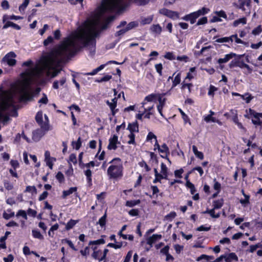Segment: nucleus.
Listing matches in <instances>:
<instances>
[{
  "instance_id": "1",
  "label": "nucleus",
  "mask_w": 262,
  "mask_h": 262,
  "mask_svg": "<svg viewBox=\"0 0 262 262\" xmlns=\"http://www.w3.org/2000/svg\"><path fill=\"white\" fill-rule=\"evenodd\" d=\"M98 35V32L90 29L88 24L85 23L83 25L82 28L74 35V38L77 40L82 46H77L73 39L67 38L50 54L52 56L61 57L62 61H68L74 57L82 48L95 45V38Z\"/></svg>"
},
{
  "instance_id": "2",
  "label": "nucleus",
  "mask_w": 262,
  "mask_h": 262,
  "mask_svg": "<svg viewBox=\"0 0 262 262\" xmlns=\"http://www.w3.org/2000/svg\"><path fill=\"white\" fill-rule=\"evenodd\" d=\"M108 164H110L107 170L108 179L116 181L121 180L124 174L122 160L120 158H114Z\"/></svg>"
},
{
  "instance_id": "3",
  "label": "nucleus",
  "mask_w": 262,
  "mask_h": 262,
  "mask_svg": "<svg viewBox=\"0 0 262 262\" xmlns=\"http://www.w3.org/2000/svg\"><path fill=\"white\" fill-rule=\"evenodd\" d=\"M11 107L13 108L12 113V116L16 117L17 112L14 105L13 98L8 97L0 100V119H3L4 121H8L9 120V116L8 115L4 114V112L9 110Z\"/></svg>"
},
{
  "instance_id": "4",
  "label": "nucleus",
  "mask_w": 262,
  "mask_h": 262,
  "mask_svg": "<svg viewBox=\"0 0 262 262\" xmlns=\"http://www.w3.org/2000/svg\"><path fill=\"white\" fill-rule=\"evenodd\" d=\"M118 7V3L115 0H103L100 7V11L101 13H104L106 12H113Z\"/></svg>"
},
{
  "instance_id": "5",
  "label": "nucleus",
  "mask_w": 262,
  "mask_h": 262,
  "mask_svg": "<svg viewBox=\"0 0 262 262\" xmlns=\"http://www.w3.org/2000/svg\"><path fill=\"white\" fill-rule=\"evenodd\" d=\"M29 83L28 80H25L23 87L21 89V94L19 100L20 102H26L32 99L34 95L33 93L29 91Z\"/></svg>"
},
{
  "instance_id": "6",
  "label": "nucleus",
  "mask_w": 262,
  "mask_h": 262,
  "mask_svg": "<svg viewBox=\"0 0 262 262\" xmlns=\"http://www.w3.org/2000/svg\"><path fill=\"white\" fill-rule=\"evenodd\" d=\"M16 56V55L14 52H10L3 58L2 62L10 67H13L16 63V60L15 59Z\"/></svg>"
},
{
  "instance_id": "7",
  "label": "nucleus",
  "mask_w": 262,
  "mask_h": 262,
  "mask_svg": "<svg viewBox=\"0 0 262 262\" xmlns=\"http://www.w3.org/2000/svg\"><path fill=\"white\" fill-rule=\"evenodd\" d=\"M249 115L252 116L255 119H252V123L255 125H262V113H257L254 110L249 108Z\"/></svg>"
},
{
  "instance_id": "8",
  "label": "nucleus",
  "mask_w": 262,
  "mask_h": 262,
  "mask_svg": "<svg viewBox=\"0 0 262 262\" xmlns=\"http://www.w3.org/2000/svg\"><path fill=\"white\" fill-rule=\"evenodd\" d=\"M159 13L166 16L173 20L179 18V13L177 11H172L166 8H162L159 10Z\"/></svg>"
},
{
  "instance_id": "9",
  "label": "nucleus",
  "mask_w": 262,
  "mask_h": 262,
  "mask_svg": "<svg viewBox=\"0 0 262 262\" xmlns=\"http://www.w3.org/2000/svg\"><path fill=\"white\" fill-rule=\"evenodd\" d=\"M107 149L108 150H116L117 148V144H120V142L118 141V137L117 135H113L108 140Z\"/></svg>"
},
{
  "instance_id": "10",
  "label": "nucleus",
  "mask_w": 262,
  "mask_h": 262,
  "mask_svg": "<svg viewBox=\"0 0 262 262\" xmlns=\"http://www.w3.org/2000/svg\"><path fill=\"white\" fill-rule=\"evenodd\" d=\"M45 134V132L42 129L37 128L32 132V139L34 142H38Z\"/></svg>"
},
{
  "instance_id": "11",
  "label": "nucleus",
  "mask_w": 262,
  "mask_h": 262,
  "mask_svg": "<svg viewBox=\"0 0 262 262\" xmlns=\"http://www.w3.org/2000/svg\"><path fill=\"white\" fill-rule=\"evenodd\" d=\"M45 161L46 163V165L51 169L53 168V161H56V158L51 157L50 152L48 150H46L45 152Z\"/></svg>"
},
{
  "instance_id": "12",
  "label": "nucleus",
  "mask_w": 262,
  "mask_h": 262,
  "mask_svg": "<svg viewBox=\"0 0 262 262\" xmlns=\"http://www.w3.org/2000/svg\"><path fill=\"white\" fill-rule=\"evenodd\" d=\"M198 18L199 17L195 11L185 15L182 19L187 21H189L191 24H193L196 21V19Z\"/></svg>"
},
{
  "instance_id": "13",
  "label": "nucleus",
  "mask_w": 262,
  "mask_h": 262,
  "mask_svg": "<svg viewBox=\"0 0 262 262\" xmlns=\"http://www.w3.org/2000/svg\"><path fill=\"white\" fill-rule=\"evenodd\" d=\"M236 56L237 54H236L234 53L231 52L229 54L225 55L224 58H219L217 60V63H219L220 64L226 63L232 58L235 57Z\"/></svg>"
},
{
  "instance_id": "14",
  "label": "nucleus",
  "mask_w": 262,
  "mask_h": 262,
  "mask_svg": "<svg viewBox=\"0 0 262 262\" xmlns=\"http://www.w3.org/2000/svg\"><path fill=\"white\" fill-rule=\"evenodd\" d=\"M159 152L162 154H165V156L161 155V157L163 158L166 159L169 163H171L170 160L168 158V155L169 154V150L167 145L165 143H163L161 145V148H159Z\"/></svg>"
},
{
  "instance_id": "15",
  "label": "nucleus",
  "mask_w": 262,
  "mask_h": 262,
  "mask_svg": "<svg viewBox=\"0 0 262 262\" xmlns=\"http://www.w3.org/2000/svg\"><path fill=\"white\" fill-rule=\"evenodd\" d=\"M127 129L130 132V133H134L135 132H139V124L138 121L136 120L133 123H129Z\"/></svg>"
},
{
  "instance_id": "16",
  "label": "nucleus",
  "mask_w": 262,
  "mask_h": 262,
  "mask_svg": "<svg viewBox=\"0 0 262 262\" xmlns=\"http://www.w3.org/2000/svg\"><path fill=\"white\" fill-rule=\"evenodd\" d=\"M159 94H154L152 93L146 96L144 99L143 102L142 103V105H144L146 104V102H151L154 101L156 102L158 98Z\"/></svg>"
},
{
  "instance_id": "17",
  "label": "nucleus",
  "mask_w": 262,
  "mask_h": 262,
  "mask_svg": "<svg viewBox=\"0 0 262 262\" xmlns=\"http://www.w3.org/2000/svg\"><path fill=\"white\" fill-rule=\"evenodd\" d=\"M127 31L125 28L122 29L118 31H117L115 33V36L118 37V39L116 40L115 43H114L111 47L110 48H113L116 46V43L118 42L120 39H121V36L124 34Z\"/></svg>"
},
{
  "instance_id": "18",
  "label": "nucleus",
  "mask_w": 262,
  "mask_h": 262,
  "mask_svg": "<svg viewBox=\"0 0 262 262\" xmlns=\"http://www.w3.org/2000/svg\"><path fill=\"white\" fill-rule=\"evenodd\" d=\"M225 260L226 262H231L232 260L237 261L238 258L235 253L231 252L225 255Z\"/></svg>"
},
{
  "instance_id": "19",
  "label": "nucleus",
  "mask_w": 262,
  "mask_h": 262,
  "mask_svg": "<svg viewBox=\"0 0 262 262\" xmlns=\"http://www.w3.org/2000/svg\"><path fill=\"white\" fill-rule=\"evenodd\" d=\"M162 238V235L161 234H155L152 236H150L147 239V244L150 246L155 243L157 240L160 239Z\"/></svg>"
},
{
  "instance_id": "20",
  "label": "nucleus",
  "mask_w": 262,
  "mask_h": 262,
  "mask_svg": "<svg viewBox=\"0 0 262 262\" xmlns=\"http://www.w3.org/2000/svg\"><path fill=\"white\" fill-rule=\"evenodd\" d=\"M77 187H72L70 188L68 190H63L61 195L62 199H66L68 195L72 194L73 192H76L77 191Z\"/></svg>"
},
{
  "instance_id": "21",
  "label": "nucleus",
  "mask_w": 262,
  "mask_h": 262,
  "mask_svg": "<svg viewBox=\"0 0 262 262\" xmlns=\"http://www.w3.org/2000/svg\"><path fill=\"white\" fill-rule=\"evenodd\" d=\"M181 72H179L172 80V88H175L181 83Z\"/></svg>"
},
{
  "instance_id": "22",
  "label": "nucleus",
  "mask_w": 262,
  "mask_h": 262,
  "mask_svg": "<svg viewBox=\"0 0 262 262\" xmlns=\"http://www.w3.org/2000/svg\"><path fill=\"white\" fill-rule=\"evenodd\" d=\"M215 209H214V208H213L211 209H207V210L204 211L203 212V213H204V214H209L212 218L217 219V218L220 217V213H217L216 214L215 213V211H214Z\"/></svg>"
},
{
  "instance_id": "23",
  "label": "nucleus",
  "mask_w": 262,
  "mask_h": 262,
  "mask_svg": "<svg viewBox=\"0 0 262 262\" xmlns=\"http://www.w3.org/2000/svg\"><path fill=\"white\" fill-rule=\"evenodd\" d=\"M105 102L106 104L109 106L111 110L112 115L113 116H115L116 114L118 112V109H116V107H117L116 103L111 102L109 101V100H106Z\"/></svg>"
},
{
  "instance_id": "24",
  "label": "nucleus",
  "mask_w": 262,
  "mask_h": 262,
  "mask_svg": "<svg viewBox=\"0 0 262 262\" xmlns=\"http://www.w3.org/2000/svg\"><path fill=\"white\" fill-rule=\"evenodd\" d=\"M32 235L34 238H37L39 240H43L44 239L43 235L41 234L38 229H33L32 230Z\"/></svg>"
},
{
  "instance_id": "25",
  "label": "nucleus",
  "mask_w": 262,
  "mask_h": 262,
  "mask_svg": "<svg viewBox=\"0 0 262 262\" xmlns=\"http://www.w3.org/2000/svg\"><path fill=\"white\" fill-rule=\"evenodd\" d=\"M79 222V220H73V219H71L70 220L68 223H67L66 225V230H69L71 229H72L74 226L77 223H78Z\"/></svg>"
},
{
  "instance_id": "26",
  "label": "nucleus",
  "mask_w": 262,
  "mask_h": 262,
  "mask_svg": "<svg viewBox=\"0 0 262 262\" xmlns=\"http://www.w3.org/2000/svg\"><path fill=\"white\" fill-rule=\"evenodd\" d=\"M224 205L223 199H221L217 200H214L213 201V206L214 209H218L222 208Z\"/></svg>"
},
{
  "instance_id": "27",
  "label": "nucleus",
  "mask_w": 262,
  "mask_h": 262,
  "mask_svg": "<svg viewBox=\"0 0 262 262\" xmlns=\"http://www.w3.org/2000/svg\"><path fill=\"white\" fill-rule=\"evenodd\" d=\"M106 64H101L99 67H98V68L94 69L92 72L87 73L85 75H91V76L95 75L98 72H99V71H100L101 70L105 68V66Z\"/></svg>"
},
{
  "instance_id": "28",
  "label": "nucleus",
  "mask_w": 262,
  "mask_h": 262,
  "mask_svg": "<svg viewBox=\"0 0 262 262\" xmlns=\"http://www.w3.org/2000/svg\"><path fill=\"white\" fill-rule=\"evenodd\" d=\"M66 82V77H62L59 81L58 80H55L54 81L53 83L52 87L54 89H58L59 88V83H60V85H63Z\"/></svg>"
},
{
  "instance_id": "29",
  "label": "nucleus",
  "mask_w": 262,
  "mask_h": 262,
  "mask_svg": "<svg viewBox=\"0 0 262 262\" xmlns=\"http://www.w3.org/2000/svg\"><path fill=\"white\" fill-rule=\"evenodd\" d=\"M106 218L107 213L106 210L104 215L99 219L97 224H98L102 228L105 227L106 223Z\"/></svg>"
},
{
  "instance_id": "30",
  "label": "nucleus",
  "mask_w": 262,
  "mask_h": 262,
  "mask_svg": "<svg viewBox=\"0 0 262 262\" xmlns=\"http://www.w3.org/2000/svg\"><path fill=\"white\" fill-rule=\"evenodd\" d=\"M210 11V9L206 8L203 7L201 9H199L198 11H195L198 17L202 15H204L207 14Z\"/></svg>"
},
{
  "instance_id": "31",
  "label": "nucleus",
  "mask_w": 262,
  "mask_h": 262,
  "mask_svg": "<svg viewBox=\"0 0 262 262\" xmlns=\"http://www.w3.org/2000/svg\"><path fill=\"white\" fill-rule=\"evenodd\" d=\"M196 72V68L195 67H192L189 69V72L187 73V75L184 79V80H186L187 79H188L189 81L192 80L194 76L192 75V73H194Z\"/></svg>"
},
{
  "instance_id": "32",
  "label": "nucleus",
  "mask_w": 262,
  "mask_h": 262,
  "mask_svg": "<svg viewBox=\"0 0 262 262\" xmlns=\"http://www.w3.org/2000/svg\"><path fill=\"white\" fill-rule=\"evenodd\" d=\"M81 139L80 137H79L76 141H73L72 142V146L76 150H78L81 146Z\"/></svg>"
},
{
  "instance_id": "33",
  "label": "nucleus",
  "mask_w": 262,
  "mask_h": 262,
  "mask_svg": "<svg viewBox=\"0 0 262 262\" xmlns=\"http://www.w3.org/2000/svg\"><path fill=\"white\" fill-rule=\"evenodd\" d=\"M38 125L40 126V129H42V130L45 132V134H46V133L47 132H48L49 130L51 129L50 128L49 122H47L42 121V123L41 124H38Z\"/></svg>"
},
{
  "instance_id": "34",
  "label": "nucleus",
  "mask_w": 262,
  "mask_h": 262,
  "mask_svg": "<svg viewBox=\"0 0 262 262\" xmlns=\"http://www.w3.org/2000/svg\"><path fill=\"white\" fill-rule=\"evenodd\" d=\"M185 185L186 187L190 189V193L191 194H194L196 191L195 186L190 181H187L186 182Z\"/></svg>"
},
{
  "instance_id": "35",
  "label": "nucleus",
  "mask_w": 262,
  "mask_h": 262,
  "mask_svg": "<svg viewBox=\"0 0 262 262\" xmlns=\"http://www.w3.org/2000/svg\"><path fill=\"white\" fill-rule=\"evenodd\" d=\"M247 23V19L246 17H242L241 18H239L238 19H236L234 21L233 23V26L234 27H236L238 26L240 24H242L243 25H245Z\"/></svg>"
},
{
  "instance_id": "36",
  "label": "nucleus",
  "mask_w": 262,
  "mask_h": 262,
  "mask_svg": "<svg viewBox=\"0 0 262 262\" xmlns=\"http://www.w3.org/2000/svg\"><path fill=\"white\" fill-rule=\"evenodd\" d=\"M139 25V23L137 21H133L129 23L127 26L125 28L127 31H128L136 27H137Z\"/></svg>"
},
{
  "instance_id": "37",
  "label": "nucleus",
  "mask_w": 262,
  "mask_h": 262,
  "mask_svg": "<svg viewBox=\"0 0 262 262\" xmlns=\"http://www.w3.org/2000/svg\"><path fill=\"white\" fill-rule=\"evenodd\" d=\"M193 86V85L192 83H186L185 82V81L184 80V81L181 83V89L182 90H184L186 88H187L189 92H191V89Z\"/></svg>"
},
{
  "instance_id": "38",
  "label": "nucleus",
  "mask_w": 262,
  "mask_h": 262,
  "mask_svg": "<svg viewBox=\"0 0 262 262\" xmlns=\"http://www.w3.org/2000/svg\"><path fill=\"white\" fill-rule=\"evenodd\" d=\"M24 192H31L32 194H36L37 193V190L35 186H27Z\"/></svg>"
},
{
  "instance_id": "39",
  "label": "nucleus",
  "mask_w": 262,
  "mask_h": 262,
  "mask_svg": "<svg viewBox=\"0 0 262 262\" xmlns=\"http://www.w3.org/2000/svg\"><path fill=\"white\" fill-rule=\"evenodd\" d=\"M35 120L38 124H41L43 121L42 119V112L41 111H38L35 116Z\"/></svg>"
},
{
  "instance_id": "40",
  "label": "nucleus",
  "mask_w": 262,
  "mask_h": 262,
  "mask_svg": "<svg viewBox=\"0 0 262 262\" xmlns=\"http://www.w3.org/2000/svg\"><path fill=\"white\" fill-rule=\"evenodd\" d=\"M7 211L10 213H7L6 211H4L3 214V216L5 220H9L14 216V212L12 211L11 209H7Z\"/></svg>"
},
{
  "instance_id": "41",
  "label": "nucleus",
  "mask_w": 262,
  "mask_h": 262,
  "mask_svg": "<svg viewBox=\"0 0 262 262\" xmlns=\"http://www.w3.org/2000/svg\"><path fill=\"white\" fill-rule=\"evenodd\" d=\"M140 203V200L127 201L125 205L127 207H133Z\"/></svg>"
},
{
  "instance_id": "42",
  "label": "nucleus",
  "mask_w": 262,
  "mask_h": 262,
  "mask_svg": "<svg viewBox=\"0 0 262 262\" xmlns=\"http://www.w3.org/2000/svg\"><path fill=\"white\" fill-rule=\"evenodd\" d=\"M112 78V76L111 75H105V76H104L103 77L99 78V79H97L95 80V82H98V83H101V82H105V81H109L110 79H111Z\"/></svg>"
},
{
  "instance_id": "43",
  "label": "nucleus",
  "mask_w": 262,
  "mask_h": 262,
  "mask_svg": "<svg viewBox=\"0 0 262 262\" xmlns=\"http://www.w3.org/2000/svg\"><path fill=\"white\" fill-rule=\"evenodd\" d=\"M105 243V240L102 238L95 241H90L89 243V246L104 244Z\"/></svg>"
},
{
  "instance_id": "44",
  "label": "nucleus",
  "mask_w": 262,
  "mask_h": 262,
  "mask_svg": "<svg viewBox=\"0 0 262 262\" xmlns=\"http://www.w3.org/2000/svg\"><path fill=\"white\" fill-rule=\"evenodd\" d=\"M177 214L174 211H171L167 214L164 217V220L168 222H171L172 220L176 216Z\"/></svg>"
},
{
  "instance_id": "45",
  "label": "nucleus",
  "mask_w": 262,
  "mask_h": 262,
  "mask_svg": "<svg viewBox=\"0 0 262 262\" xmlns=\"http://www.w3.org/2000/svg\"><path fill=\"white\" fill-rule=\"evenodd\" d=\"M168 169L166 165L162 162L161 164V173L164 174L165 176H167V177H168Z\"/></svg>"
},
{
  "instance_id": "46",
  "label": "nucleus",
  "mask_w": 262,
  "mask_h": 262,
  "mask_svg": "<svg viewBox=\"0 0 262 262\" xmlns=\"http://www.w3.org/2000/svg\"><path fill=\"white\" fill-rule=\"evenodd\" d=\"M68 162L69 163V165H70V163H73L74 165L76 164L77 163V160L76 154H71L69 156Z\"/></svg>"
},
{
  "instance_id": "47",
  "label": "nucleus",
  "mask_w": 262,
  "mask_h": 262,
  "mask_svg": "<svg viewBox=\"0 0 262 262\" xmlns=\"http://www.w3.org/2000/svg\"><path fill=\"white\" fill-rule=\"evenodd\" d=\"M62 243H66L73 250L77 251V249L75 248L74 246L73 243L72 242V241L68 238H64L62 239L61 241Z\"/></svg>"
},
{
  "instance_id": "48",
  "label": "nucleus",
  "mask_w": 262,
  "mask_h": 262,
  "mask_svg": "<svg viewBox=\"0 0 262 262\" xmlns=\"http://www.w3.org/2000/svg\"><path fill=\"white\" fill-rule=\"evenodd\" d=\"M230 113L232 115V121L235 123V124L239 122L238 119L237 110L231 109L230 110Z\"/></svg>"
},
{
  "instance_id": "49",
  "label": "nucleus",
  "mask_w": 262,
  "mask_h": 262,
  "mask_svg": "<svg viewBox=\"0 0 262 262\" xmlns=\"http://www.w3.org/2000/svg\"><path fill=\"white\" fill-rule=\"evenodd\" d=\"M101 254L102 251L101 250L99 249L97 251H93L91 256L94 259L96 260H98L99 261V259L100 258V256L101 255Z\"/></svg>"
},
{
  "instance_id": "50",
  "label": "nucleus",
  "mask_w": 262,
  "mask_h": 262,
  "mask_svg": "<svg viewBox=\"0 0 262 262\" xmlns=\"http://www.w3.org/2000/svg\"><path fill=\"white\" fill-rule=\"evenodd\" d=\"M21 18V17L20 16H16L14 15H12L11 16H8L7 15H4L3 17V22L4 23L6 21L7 19H8L17 20Z\"/></svg>"
},
{
  "instance_id": "51",
  "label": "nucleus",
  "mask_w": 262,
  "mask_h": 262,
  "mask_svg": "<svg viewBox=\"0 0 262 262\" xmlns=\"http://www.w3.org/2000/svg\"><path fill=\"white\" fill-rule=\"evenodd\" d=\"M153 19L152 16H149L147 17H145L143 19H142L141 21V23L143 25H147V24H150Z\"/></svg>"
},
{
  "instance_id": "52",
  "label": "nucleus",
  "mask_w": 262,
  "mask_h": 262,
  "mask_svg": "<svg viewBox=\"0 0 262 262\" xmlns=\"http://www.w3.org/2000/svg\"><path fill=\"white\" fill-rule=\"evenodd\" d=\"M138 164L141 167H144L146 172H148L151 170L150 167L147 164L144 160H142L141 161L139 162Z\"/></svg>"
},
{
  "instance_id": "53",
  "label": "nucleus",
  "mask_w": 262,
  "mask_h": 262,
  "mask_svg": "<svg viewBox=\"0 0 262 262\" xmlns=\"http://www.w3.org/2000/svg\"><path fill=\"white\" fill-rule=\"evenodd\" d=\"M4 186L7 190H11L13 188V184L8 180H5L4 181Z\"/></svg>"
},
{
  "instance_id": "54",
  "label": "nucleus",
  "mask_w": 262,
  "mask_h": 262,
  "mask_svg": "<svg viewBox=\"0 0 262 262\" xmlns=\"http://www.w3.org/2000/svg\"><path fill=\"white\" fill-rule=\"evenodd\" d=\"M204 120L207 122H217L219 124L220 123L219 120H217L215 118L211 116V115H208L204 118Z\"/></svg>"
},
{
  "instance_id": "55",
  "label": "nucleus",
  "mask_w": 262,
  "mask_h": 262,
  "mask_svg": "<svg viewBox=\"0 0 262 262\" xmlns=\"http://www.w3.org/2000/svg\"><path fill=\"white\" fill-rule=\"evenodd\" d=\"M165 95V94H159L158 98L157 100L159 101V104L158 105H161L162 106H164L165 101H166V98H163V96H164Z\"/></svg>"
},
{
  "instance_id": "56",
  "label": "nucleus",
  "mask_w": 262,
  "mask_h": 262,
  "mask_svg": "<svg viewBox=\"0 0 262 262\" xmlns=\"http://www.w3.org/2000/svg\"><path fill=\"white\" fill-rule=\"evenodd\" d=\"M184 172V169L181 168L179 169L176 170L174 171V177L177 178L181 179L182 178V174Z\"/></svg>"
},
{
  "instance_id": "57",
  "label": "nucleus",
  "mask_w": 262,
  "mask_h": 262,
  "mask_svg": "<svg viewBox=\"0 0 262 262\" xmlns=\"http://www.w3.org/2000/svg\"><path fill=\"white\" fill-rule=\"evenodd\" d=\"M217 89H218L214 85H210L209 88L208 95L213 97L214 95V92L216 91Z\"/></svg>"
},
{
  "instance_id": "58",
  "label": "nucleus",
  "mask_w": 262,
  "mask_h": 262,
  "mask_svg": "<svg viewBox=\"0 0 262 262\" xmlns=\"http://www.w3.org/2000/svg\"><path fill=\"white\" fill-rule=\"evenodd\" d=\"M90 246H86V247H85L84 248V249H82V250H81L80 251V254L83 256H84V257H86L87 256L89 255V253H90Z\"/></svg>"
},
{
  "instance_id": "59",
  "label": "nucleus",
  "mask_w": 262,
  "mask_h": 262,
  "mask_svg": "<svg viewBox=\"0 0 262 262\" xmlns=\"http://www.w3.org/2000/svg\"><path fill=\"white\" fill-rule=\"evenodd\" d=\"M128 137L129 138V140L127 142V143L129 144L136 145L135 135L134 133H130L128 135Z\"/></svg>"
},
{
  "instance_id": "60",
  "label": "nucleus",
  "mask_w": 262,
  "mask_h": 262,
  "mask_svg": "<svg viewBox=\"0 0 262 262\" xmlns=\"http://www.w3.org/2000/svg\"><path fill=\"white\" fill-rule=\"evenodd\" d=\"M164 57L167 59L172 60L176 59L172 52H167L164 55Z\"/></svg>"
},
{
  "instance_id": "61",
  "label": "nucleus",
  "mask_w": 262,
  "mask_h": 262,
  "mask_svg": "<svg viewBox=\"0 0 262 262\" xmlns=\"http://www.w3.org/2000/svg\"><path fill=\"white\" fill-rule=\"evenodd\" d=\"M156 72L159 74V75L161 76H162V70H163V65L161 63L156 64L155 66Z\"/></svg>"
},
{
  "instance_id": "62",
  "label": "nucleus",
  "mask_w": 262,
  "mask_h": 262,
  "mask_svg": "<svg viewBox=\"0 0 262 262\" xmlns=\"http://www.w3.org/2000/svg\"><path fill=\"white\" fill-rule=\"evenodd\" d=\"M56 178L60 183H63L64 181V177L63 173L61 171H58L56 175Z\"/></svg>"
},
{
  "instance_id": "63",
  "label": "nucleus",
  "mask_w": 262,
  "mask_h": 262,
  "mask_svg": "<svg viewBox=\"0 0 262 262\" xmlns=\"http://www.w3.org/2000/svg\"><path fill=\"white\" fill-rule=\"evenodd\" d=\"M262 32V27L261 25H258L257 27L254 28L252 31V34L254 35H258Z\"/></svg>"
},
{
  "instance_id": "64",
  "label": "nucleus",
  "mask_w": 262,
  "mask_h": 262,
  "mask_svg": "<svg viewBox=\"0 0 262 262\" xmlns=\"http://www.w3.org/2000/svg\"><path fill=\"white\" fill-rule=\"evenodd\" d=\"M151 29L153 32L158 33H160L162 31V28L159 24L153 25L151 28Z\"/></svg>"
}]
</instances>
